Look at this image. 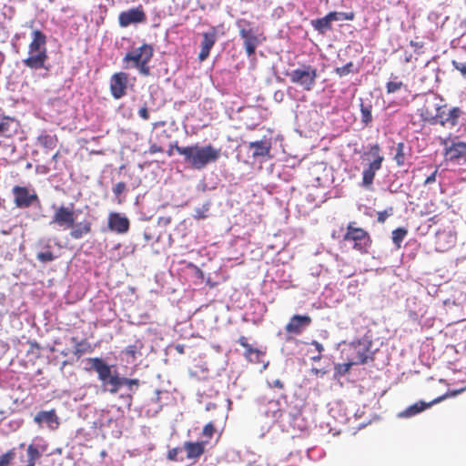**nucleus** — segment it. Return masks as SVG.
Instances as JSON below:
<instances>
[{
  "instance_id": "nucleus-28",
  "label": "nucleus",
  "mask_w": 466,
  "mask_h": 466,
  "mask_svg": "<svg viewBox=\"0 0 466 466\" xmlns=\"http://www.w3.org/2000/svg\"><path fill=\"white\" fill-rule=\"evenodd\" d=\"M394 150L395 154L393 159L396 162V165L399 167H401L406 164L407 160L410 157L411 149L406 147V145L403 142H399L396 145Z\"/></svg>"
},
{
  "instance_id": "nucleus-27",
  "label": "nucleus",
  "mask_w": 466,
  "mask_h": 466,
  "mask_svg": "<svg viewBox=\"0 0 466 466\" xmlns=\"http://www.w3.org/2000/svg\"><path fill=\"white\" fill-rule=\"evenodd\" d=\"M46 35L41 30H34L32 32V41L29 45V53L42 52L46 50Z\"/></svg>"
},
{
  "instance_id": "nucleus-31",
  "label": "nucleus",
  "mask_w": 466,
  "mask_h": 466,
  "mask_svg": "<svg viewBox=\"0 0 466 466\" xmlns=\"http://www.w3.org/2000/svg\"><path fill=\"white\" fill-rule=\"evenodd\" d=\"M311 25L321 35H324L327 31L332 29L331 21L327 15L324 17L312 20Z\"/></svg>"
},
{
  "instance_id": "nucleus-26",
  "label": "nucleus",
  "mask_w": 466,
  "mask_h": 466,
  "mask_svg": "<svg viewBox=\"0 0 466 466\" xmlns=\"http://www.w3.org/2000/svg\"><path fill=\"white\" fill-rule=\"evenodd\" d=\"M248 147L254 149L252 152V157L254 158L259 157H270L271 143L268 139L250 142L248 144Z\"/></svg>"
},
{
  "instance_id": "nucleus-15",
  "label": "nucleus",
  "mask_w": 466,
  "mask_h": 466,
  "mask_svg": "<svg viewBox=\"0 0 466 466\" xmlns=\"http://www.w3.org/2000/svg\"><path fill=\"white\" fill-rule=\"evenodd\" d=\"M311 322L312 319L309 316L297 314L290 318L289 321L285 326V330L291 335H299Z\"/></svg>"
},
{
  "instance_id": "nucleus-8",
  "label": "nucleus",
  "mask_w": 466,
  "mask_h": 466,
  "mask_svg": "<svg viewBox=\"0 0 466 466\" xmlns=\"http://www.w3.org/2000/svg\"><path fill=\"white\" fill-rule=\"evenodd\" d=\"M442 107H445L442 99L434 96L424 100L423 105L418 109V114L423 123L431 126L438 125Z\"/></svg>"
},
{
  "instance_id": "nucleus-24",
  "label": "nucleus",
  "mask_w": 466,
  "mask_h": 466,
  "mask_svg": "<svg viewBox=\"0 0 466 466\" xmlns=\"http://www.w3.org/2000/svg\"><path fill=\"white\" fill-rule=\"evenodd\" d=\"M208 441H186L183 450L186 451L188 460L197 461L204 454Z\"/></svg>"
},
{
  "instance_id": "nucleus-7",
  "label": "nucleus",
  "mask_w": 466,
  "mask_h": 466,
  "mask_svg": "<svg viewBox=\"0 0 466 466\" xmlns=\"http://www.w3.org/2000/svg\"><path fill=\"white\" fill-rule=\"evenodd\" d=\"M236 24L238 28L239 35L243 39L247 55L248 56H253L257 46L261 42L258 34V28L255 27L253 23L247 19H238Z\"/></svg>"
},
{
  "instance_id": "nucleus-12",
  "label": "nucleus",
  "mask_w": 466,
  "mask_h": 466,
  "mask_svg": "<svg viewBox=\"0 0 466 466\" xmlns=\"http://www.w3.org/2000/svg\"><path fill=\"white\" fill-rule=\"evenodd\" d=\"M146 53V42L134 51L127 52L123 58V68H137L139 73L146 76V57L142 55Z\"/></svg>"
},
{
  "instance_id": "nucleus-10",
  "label": "nucleus",
  "mask_w": 466,
  "mask_h": 466,
  "mask_svg": "<svg viewBox=\"0 0 466 466\" xmlns=\"http://www.w3.org/2000/svg\"><path fill=\"white\" fill-rule=\"evenodd\" d=\"M380 145L374 144L370 147L369 152L365 154L373 157V160L362 172V184L365 187L372 185L376 172L381 168L384 157L380 154Z\"/></svg>"
},
{
  "instance_id": "nucleus-54",
  "label": "nucleus",
  "mask_w": 466,
  "mask_h": 466,
  "mask_svg": "<svg viewBox=\"0 0 466 466\" xmlns=\"http://www.w3.org/2000/svg\"><path fill=\"white\" fill-rule=\"evenodd\" d=\"M176 146H177V143L174 144V145H172V144L169 145V147H168V149L167 151L168 156H172L173 155V150L176 149Z\"/></svg>"
},
{
  "instance_id": "nucleus-3",
  "label": "nucleus",
  "mask_w": 466,
  "mask_h": 466,
  "mask_svg": "<svg viewBox=\"0 0 466 466\" xmlns=\"http://www.w3.org/2000/svg\"><path fill=\"white\" fill-rule=\"evenodd\" d=\"M371 347V339L369 337L364 336L359 339L345 344L340 351V355L345 361H350L351 364H366L369 360H373L374 359Z\"/></svg>"
},
{
  "instance_id": "nucleus-44",
  "label": "nucleus",
  "mask_w": 466,
  "mask_h": 466,
  "mask_svg": "<svg viewBox=\"0 0 466 466\" xmlns=\"http://www.w3.org/2000/svg\"><path fill=\"white\" fill-rule=\"evenodd\" d=\"M393 214V208H389L383 211H379L377 220L379 223H384L386 219Z\"/></svg>"
},
{
  "instance_id": "nucleus-60",
  "label": "nucleus",
  "mask_w": 466,
  "mask_h": 466,
  "mask_svg": "<svg viewBox=\"0 0 466 466\" xmlns=\"http://www.w3.org/2000/svg\"><path fill=\"white\" fill-rule=\"evenodd\" d=\"M147 51L149 50V56H151V55H152V52H153L152 47H151V46H147Z\"/></svg>"
},
{
  "instance_id": "nucleus-45",
  "label": "nucleus",
  "mask_w": 466,
  "mask_h": 466,
  "mask_svg": "<svg viewBox=\"0 0 466 466\" xmlns=\"http://www.w3.org/2000/svg\"><path fill=\"white\" fill-rule=\"evenodd\" d=\"M453 67L458 70L463 78H466V63L458 62L456 60L451 61Z\"/></svg>"
},
{
  "instance_id": "nucleus-37",
  "label": "nucleus",
  "mask_w": 466,
  "mask_h": 466,
  "mask_svg": "<svg viewBox=\"0 0 466 466\" xmlns=\"http://www.w3.org/2000/svg\"><path fill=\"white\" fill-rule=\"evenodd\" d=\"M360 113H361V122L365 126H368L372 121L371 106L364 105L362 103L360 105Z\"/></svg>"
},
{
  "instance_id": "nucleus-41",
  "label": "nucleus",
  "mask_w": 466,
  "mask_h": 466,
  "mask_svg": "<svg viewBox=\"0 0 466 466\" xmlns=\"http://www.w3.org/2000/svg\"><path fill=\"white\" fill-rule=\"evenodd\" d=\"M352 68H353V63L352 62H349V63H347L343 66L337 67L335 69V73L337 75H339V76H344L349 75L350 73H352L353 72Z\"/></svg>"
},
{
  "instance_id": "nucleus-6",
  "label": "nucleus",
  "mask_w": 466,
  "mask_h": 466,
  "mask_svg": "<svg viewBox=\"0 0 466 466\" xmlns=\"http://www.w3.org/2000/svg\"><path fill=\"white\" fill-rule=\"evenodd\" d=\"M12 196L14 204L17 208L25 209L30 207L42 208L40 198L35 189L31 186H14Z\"/></svg>"
},
{
  "instance_id": "nucleus-43",
  "label": "nucleus",
  "mask_w": 466,
  "mask_h": 466,
  "mask_svg": "<svg viewBox=\"0 0 466 466\" xmlns=\"http://www.w3.org/2000/svg\"><path fill=\"white\" fill-rule=\"evenodd\" d=\"M184 451L183 450V447L180 448V447H177V448H174V449H171L168 451V453H167V458L170 460V461H181L183 459L182 458H179L178 455L179 453Z\"/></svg>"
},
{
  "instance_id": "nucleus-5",
  "label": "nucleus",
  "mask_w": 466,
  "mask_h": 466,
  "mask_svg": "<svg viewBox=\"0 0 466 466\" xmlns=\"http://www.w3.org/2000/svg\"><path fill=\"white\" fill-rule=\"evenodd\" d=\"M285 76L289 81L301 87L304 91L309 92L316 86L319 77L318 69L310 65L302 64L299 67L286 72Z\"/></svg>"
},
{
  "instance_id": "nucleus-35",
  "label": "nucleus",
  "mask_w": 466,
  "mask_h": 466,
  "mask_svg": "<svg viewBox=\"0 0 466 466\" xmlns=\"http://www.w3.org/2000/svg\"><path fill=\"white\" fill-rule=\"evenodd\" d=\"M327 15L331 22L338 20H353L355 16L353 12H329Z\"/></svg>"
},
{
  "instance_id": "nucleus-14",
  "label": "nucleus",
  "mask_w": 466,
  "mask_h": 466,
  "mask_svg": "<svg viewBox=\"0 0 466 466\" xmlns=\"http://www.w3.org/2000/svg\"><path fill=\"white\" fill-rule=\"evenodd\" d=\"M462 115L463 111L461 107L453 106L448 108V106L445 104V107H442V110L441 111L438 125L450 127H456Z\"/></svg>"
},
{
  "instance_id": "nucleus-56",
  "label": "nucleus",
  "mask_w": 466,
  "mask_h": 466,
  "mask_svg": "<svg viewBox=\"0 0 466 466\" xmlns=\"http://www.w3.org/2000/svg\"><path fill=\"white\" fill-rule=\"evenodd\" d=\"M42 218H45V215L36 213L34 218V220H39Z\"/></svg>"
},
{
  "instance_id": "nucleus-22",
  "label": "nucleus",
  "mask_w": 466,
  "mask_h": 466,
  "mask_svg": "<svg viewBox=\"0 0 466 466\" xmlns=\"http://www.w3.org/2000/svg\"><path fill=\"white\" fill-rule=\"evenodd\" d=\"M446 398V394L441 396V397H438L436 398L435 400L430 401V402H425L423 400H420L410 406H409L405 410H403L400 415L402 417H406V418H409V417H412V416H415L417 415L418 413L425 410L426 409L430 408L431 405L435 404V403H439L440 401L443 400L444 399Z\"/></svg>"
},
{
  "instance_id": "nucleus-55",
  "label": "nucleus",
  "mask_w": 466,
  "mask_h": 466,
  "mask_svg": "<svg viewBox=\"0 0 466 466\" xmlns=\"http://www.w3.org/2000/svg\"><path fill=\"white\" fill-rule=\"evenodd\" d=\"M176 350H177L180 354H183V353H184V346H183V345H177V346H176Z\"/></svg>"
},
{
  "instance_id": "nucleus-38",
  "label": "nucleus",
  "mask_w": 466,
  "mask_h": 466,
  "mask_svg": "<svg viewBox=\"0 0 466 466\" xmlns=\"http://www.w3.org/2000/svg\"><path fill=\"white\" fill-rule=\"evenodd\" d=\"M15 458V451L14 449L7 451L0 455V466H10L11 462Z\"/></svg>"
},
{
  "instance_id": "nucleus-59",
  "label": "nucleus",
  "mask_w": 466,
  "mask_h": 466,
  "mask_svg": "<svg viewBox=\"0 0 466 466\" xmlns=\"http://www.w3.org/2000/svg\"><path fill=\"white\" fill-rule=\"evenodd\" d=\"M58 157H59V152H56V153L52 157V160H53V161H57Z\"/></svg>"
},
{
  "instance_id": "nucleus-1",
  "label": "nucleus",
  "mask_w": 466,
  "mask_h": 466,
  "mask_svg": "<svg viewBox=\"0 0 466 466\" xmlns=\"http://www.w3.org/2000/svg\"><path fill=\"white\" fill-rule=\"evenodd\" d=\"M87 360L91 363V369L97 373L98 379L106 390L116 393L124 388L127 391L137 389V380L121 377L115 366L108 365L102 358H90Z\"/></svg>"
},
{
  "instance_id": "nucleus-52",
  "label": "nucleus",
  "mask_w": 466,
  "mask_h": 466,
  "mask_svg": "<svg viewBox=\"0 0 466 466\" xmlns=\"http://www.w3.org/2000/svg\"><path fill=\"white\" fill-rule=\"evenodd\" d=\"M138 115L141 118L146 119V104H144L138 110Z\"/></svg>"
},
{
  "instance_id": "nucleus-16",
  "label": "nucleus",
  "mask_w": 466,
  "mask_h": 466,
  "mask_svg": "<svg viewBox=\"0 0 466 466\" xmlns=\"http://www.w3.org/2000/svg\"><path fill=\"white\" fill-rule=\"evenodd\" d=\"M441 145L445 146V157L451 162H459L466 157V142H453L447 147V140H443Z\"/></svg>"
},
{
  "instance_id": "nucleus-53",
  "label": "nucleus",
  "mask_w": 466,
  "mask_h": 466,
  "mask_svg": "<svg viewBox=\"0 0 466 466\" xmlns=\"http://www.w3.org/2000/svg\"><path fill=\"white\" fill-rule=\"evenodd\" d=\"M410 46H412V47H415V48H421L423 46V44L411 40L410 42Z\"/></svg>"
},
{
  "instance_id": "nucleus-61",
  "label": "nucleus",
  "mask_w": 466,
  "mask_h": 466,
  "mask_svg": "<svg viewBox=\"0 0 466 466\" xmlns=\"http://www.w3.org/2000/svg\"><path fill=\"white\" fill-rule=\"evenodd\" d=\"M197 218H205V216H204V215H202V213H199V216H197Z\"/></svg>"
},
{
  "instance_id": "nucleus-25",
  "label": "nucleus",
  "mask_w": 466,
  "mask_h": 466,
  "mask_svg": "<svg viewBox=\"0 0 466 466\" xmlns=\"http://www.w3.org/2000/svg\"><path fill=\"white\" fill-rule=\"evenodd\" d=\"M35 421L39 425H46L48 428L54 430L57 428L59 422L58 418L54 410H41L35 416Z\"/></svg>"
},
{
  "instance_id": "nucleus-29",
  "label": "nucleus",
  "mask_w": 466,
  "mask_h": 466,
  "mask_svg": "<svg viewBox=\"0 0 466 466\" xmlns=\"http://www.w3.org/2000/svg\"><path fill=\"white\" fill-rule=\"evenodd\" d=\"M18 128V122L7 116H3L0 120V136H7L15 132Z\"/></svg>"
},
{
  "instance_id": "nucleus-50",
  "label": "nucleus",
  "mask_w": 466,
  "mask_h": 466,
  "mask_svg": "<svg viewBox=\"0 0 466 466\" xmlns=\"http://www.w3.org/2000/svg\"><path fill=\"white\" fill-rule=\"evenodd\" d=\"M438 168L434 170L424 181V185L431 184L436 181V176H437Z\"/></svg>"
},
{
  "instance_id": "nucleus-32",
  "label": "nucleus",
  "mask_w": 466,
  "mask_h": 466,
  "mask_svg": "<svg viewBox=\"0 0 466 466\" xmlns=\"http://www.w3.org/2000/svg\"><path fill=\"white\" fill-rule=\"evenodd\" d=\"M38 143L47 149H53L56 147L57 138L56 136L42 134L37 137Z\"/></svg>"
},
{
  "instance_id": "nucleus-19",
  "label": "nucleus",
  "mask_w": 466,
  "mask_h": 466,
  "mask_svg": "<svg viewBox=\"0 0 466 466\" xmlns=\"http://www.w3.org/2000/svg\"><path fill=\"white\" fill-rule=\"evenodd\" d=\"M47 60V52L46 50H42V52L29 53V56L23 60V64L34 70L45 68L49 70V66H46V61Z\"/></svg>"
},
{
  "instance_id": "nucleus-39",
  "label": "nucleus",
  "mask_w": 466,
  "mask_h": 466,
  "mask_svg": "<svg viewBox=\"0 0 466 466\" xmlns=\"http://www.w3.org/2000/svg\"><path fill=\"white\" fill-rule=\"evenodd\" d=\"M355 366L351 364L350 361H346L345 363L336 364L335 365V372L337 375L344 376L350 370L351 367Z\"/></svg>"
},
{
  "instance_id": "nucleus-48",
  "label": "nucleus",
  "mask_w": 466,
  "mask_h": 466,
  "mask_svg": "<svg viewBox=\"0 0 466 466\" xmlns=\"http://www.w3.org/2000/svg\"><path fill=\"white\" fill-rule=\"evenodd\" d=\"M126 189V184L124 182H118L113 187V193L116 197H119Z\"/></svg>"
},
{
  "instance_id": "nucleus-40",
  "label": "nucleus",
  "mask_w": 466,
  "mask_h": 466,
  "mask_svg": "<svg viewBox=\"0 0 466 466\" xmlns=\"http://www.w3.org/2000/svg\"><path fill=\"white\" fill-rule=\"evenodd\" d=\"M261 351L258 349L253 348L251 345H248V348H245V357L249 360H253V357L258 360Z\"/></svg>"
},
{
  "instance_id": "nucleus-64",
  "label": "nucleus",
  "mask_w": 466,
  "mask_h": 466,
  "mask_svg": "<svg viewBox=\"0 0 466 466\" xmlns=\"http://www.w3.org/2000/svg\"><path fill=\"white\" fill-rule=\"evenodd\" d=\"M105 454H106V452H105V451H102V452H101V455H102V456H105Z\"/></svg>"
},
{
  "instance_id": "nucleus-23",
  "label": "nucleus",
  "mask_w": 466,
  "mask_h": 466,
  "mask_svg": "<svg viewBox=\"0 0 466 466\" xmlns=\"http://www.w3.org/2000/svg\"><path fill=\"white\" fill-rule=\"evenodd\" d=\"M47 446L41 442H33L26 449L27 460L25 466H35L42 454L46 451Z\"/></svg>"
},
{
  "instance_id": "nucleus-51",
  "label": "nucleus",
  "mask_w": 466,
  "mask_h": 466,
  "mask_svg": "<svg viewBox=\"0 0 466 466\" xmlns=\"http://www.w3.org/2000/svg\"><path fill=\"white\" fill-rule=\"evenodd\" d=\"M238 342L239 343V345H241L243 348H248V346L249 345L248 342V339L244 336H241Z\"/></svg>"
},
{
  "instance_id": "nucleus-2",
  "label": "nucleus",
  "mask_w": 466,
  "mask_h": 466,
  "mask_svg": "<svg viewBox=\"0 0 466 466\" xmlns=\"http://www.w3.org/2000/svg\"><path fill=\"white\" fill-rule=\"evenodd\" d=\"M176 151L184 157V161L192 168L201 170L208 165L217 162L221 157V149L211 144L199 146L194 144L187 147L176 146Z\"/></svg>"
},
{
  "instance_id": "nucleus-33",
  "label": "nucleus",
  "mask_w": 466,
  "mask_h": 466,
  "mask_svg": "<svg viewBox=\"0 0 466 466\" xmlns=\"http://www.w3.org/2000/svg\"><path fill=\"white\" fill-rule=\"evenodd\" d=\"M402 87H405V85L402 81L399 80L397 76H390V80L386 84V91L388 94L395 93L400 90Z\"/></svg>"
},
{
  "instance_id": "nucleus-30",
  "label": "nucleus",
  "mask_w": 466,
  "mask_h": 466,
  "mask_svg": "<svg viewBox=\"0 0 466 466\" xmlns=\"http://www.w3.org/2000/svg\"><path fill=\"white\" fill-rule=\"evenodd\" d=\"M91 230V227L89 223H76L73 228H71L70 236L74 239H80L85 235L88 234Z\"/></svg>"
},
{
  "instance_id": "nucleus-62",
  "label": "nucleus",
  "mask_w": 466,
  "mask_h": 466,
  "mask_svg": "<svg viewBox=\"0 0 466 466\" xmlns=\"http://www.w3.org/2000/svg\"><path fill=\"white\" fill-rule=\"evenodd\" d=\"M197 218H205V216H204V215H202V213H199V216H197Z\"/></svg>"
},
{
  "instance_id": "nucleus-47",
  "label": "nucleus",
  "mask_w": 466,
  "mask_h": 466,
  "mask_svg": "<svg viewBox=\"0 0 466 466\" xmlns=\"http://www.w3.org/2000/svg\"><path fill=\"white\" fill-rule=\"evenodd\" d=\"M310 344L314 346L316 350L319 352L318 356L312 358L313 360H319L321 359V353L324 350L322 344L317 340H312Z\"/></svg>"
},
{
  "instance_id": "nucleus-49",
  "label": "nucleus",
  "mask_w": 466,
  "mask_h": 466,
  "mask_svg": "<svg viewBox=\"0 0 466 466\" xmlns=\"http://www.w3.org/2000/svg\"><path fill=\"white\" fill-rule=\"evenodd\" d=\"M268 385L270 388H278L279 390L284 389V383L279 379H277L271 382H268Z\"/></svg>"
},
{
  "instance_id": "nucleus-20",
  "label": "nucleus",
  "mask_w": 466,
  "mask_h": 466,
  "mask_svg": "<svg viewBox=\"0 0 466 466\" xmlns=\"http://www.w3.org/2000/svg\"><path fill=\"white\" fill-rule=\"evenodd\" d=\"M108 228L111 231L126 233L129 228V220L120 213L111 212L108 216Z\"/></svg>"
},
{
  "instance_id": "nucleus-57",
  "label": "nucleus",
  "mask_w": 466,
  "mask_h": 466,
  "mask_svg": "<svg viewBox=\"0 0 466 466\" xmlns=\"http://www.w3.org/2000/svg\"><path fill=\"white\" fill-rule=\"evenodd\" d=\"M75 354L81 356L83 354V350L81 349H79L78 347H76V349L75 350Z\"/></svg>"
},
{
  "instance_id": "nucleus-4",
  "label": "nucleus",
  "mask_w": 466,
  "mask_h": 466,
  "mask_svg": "<svg viewBox=\"0 0 466 466\" xmlns=\"http://www.w3.org/2000/svg\"><path fill=\"white\" fill-rule=\"evenodd\" d=\"M343 241L352 244V248L360 254H367L372 244L370 233L357 226L355 221L347 225Z\"/></svg>"
},
{
  "instance_id": "nucleus-34",
  "label": "nucleus",
  "mask_w": 466,
  "mask_h": 466,
  "mask_svg": "<svg viewBox=\"0 0 466 466\" xmlns=\"http://www.w3.org/2000/svg\"><path fill=\"white\" fill-rule=\"evenodd\" d=\"M143 342L140 340L136 341L135 344L129 345L126 348V354L128 357L133 358L134 360L137 358V355L142 356Z\"/></svg>"
},
{
  "instance_id": "nucleus-13",
  "label": "nucleus",
  "mask_w": 466,
  "mask_h": 466,
  "mask_svg": "<svg viewBox=\"0 0 466 466\" xmlns=\"http://www.w3.org/2000/svg\"><path fill=\"white\" fill-rule=\"evenodd\" d=\"M146 19V14L142 6L132 7L123 11L118 15V23L121 27H127L131 25L142 23Z\"/></svg>"
},
{
  "instance_id": "nucleus-58",
  "label": "nucleus",
  "mask_w": 466,
  "mask_h": 466,
  "mask_svg": "<svg viewBox=\"0 0 466 466\" xmlns=\"http://www.w3.org/2000/svg\"><path fill=\"white\" fill-rule=\"evenodd\" d=\"M32 348L40 349L39 344L36 341L30 342Z\"/></svg>"
},
{
  "instance_id": "nucleus-18",
  "label": "nucleus",
  "mask_w": 466,
  "mask_h": 466,
  "mask_svg": "<svg viewBox=\"0 0 466 466\" xmlns=\"http://www.w3.org/2000/svg\"><path fill=\"white\" fill-rule=\"evenodd\" d=\"M202 42L200 46V52L198 54L199 61H205L210 54V50L217 42V30L212 27L210 31L202 34Z\"/></svg>"
},
{
  "instance_id": "nucleus-46",
  "label": "nucleus",
  "mask_w": 466,
  "mask_h": 466,
  "mask_svg": "<svg viewBox=\"0 0 466 466\" xmlns=\"http://www.w3.org/2000/svg\"><path fill=\"white\" fill-rule=\"evenodd\" d=\"M215 432V426L212 422L206 424L203 428L202 434L204 437L210 439Z\"/></svg>"
},
{
  "instance_id": "nucleus-9",
  "label": "nucleus",
  "mask_w": 466,
  "mask_h": 466,
  "mask_svg": "<svg viewBox=\"0 0 466 466\" xmlns=\"http://www.w3.org/2000/svg\"><path fill=\"white\" fill-rule=\"evenodd\" d=\"M51 208L54 210V215L49 221V226L58 227L65 230L75 226L76 216L73 204L68 207L64 205L57 207L56 203H53Z\"/></svg>"
},
{
  "instance_id": "nucleus-42",
  "label": "nucleus",
  "mask_w": 466,
  "mask_h": 466,
  "mask_svg": "<svg viewBox=\"0 0 466 466\" xmlns=\"http://www.w3.org/2000/svg\"><path fill=\"white\" fill-rule=\"evenodd\" d=\"M36 258L40 262L47 263L53 261L56 258V256L53 254V252L47 250L39 252Z\"/></svg>"
},
{
  "instance_id": "nucleus-11",
  "label": "nucleus",
  "mask_w": 466,
  "mask_h": 466,
  "mask_svg": "<svg viewBox=\"0 0 466 466\" xmlns=\"http://www.w3.org/2000/svg\"><path fill=\"white\" fill-rule=\"evenodd\" d=\"M135 78H130L129 75L124 72L115 73L110 78V91L115 99H120L126 95V90L130 87L135 90L133 83Z\"/></svg>"
},
{
  "instance_id": "nucleus-36",
  "label": "nucleus",
  "mask_w": 466,
  "mask_h": 466,
  "mask_svg": "<svg viewBox=\"0 0 466 466\" xmlns=\"http://www.w3.org/2000/svg\"><path fill=\"white\" fill-rule=\"evenodd\" d=\"M408 234V230L404 228H398L392 231V241L393 243L400 248L401 242L405 238Z\"/></svg>"
},
{
  "instance_id": "nucleus-21",
  "label": "nucleus",
  "mask_w": 466,
  "mask_h": 466,
  "mask_svg": "<svg viewBox=\"0 0 466 466\" xmlns=\"http://www.w3.org/2000/svg\"><path fill=\"white\" fill-rule=\"evenodd\" d=\"M456 234L451 231H439L436 234V250L445 252L455 246Z\"/></svg>"
},
{
  "instance_id": "nucleus-63",
  "label": "nucleus",
  "mask_w": 466,
  "mask_h": 466,
  "mask_svg": "<svg viewBox=\"0 0 466 466\" xmlns=\"http://www.w3.org/2000/svg\"><path fill=\"white\" fill-rule=\"evenodd\" d=\"M138 201H139V197H137V200H136V203H135V204H136V205H137V204H138Z\"/></svg>"
},
{
  "instance_id": "nucleus-17",
  "label": "nucleus",
  "mask_w": 466,
  "mask_h": 466,
  "mask_svg": "<svg viewBox=\"0 0 466 466\" xmlns=\"http://www.w3.org/2000/svg\"><path fill=\"white\" fill-rule=\"evenodd\" d=\"M170 138V136L167 134V130L164 128V124L155 125L152 133L151 139L155 140V142L150 147V152H162L163 145L167 144Z\"/></svg>"
}]
</instances>
